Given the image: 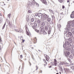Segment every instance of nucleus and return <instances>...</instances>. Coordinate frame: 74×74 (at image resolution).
<instances>
[{"label":"nucleus","instance_id":"obj_58","mask_svg":"<svg viewBox=\"0 0 74 74\" xmlns=\"http://www.w3.org/2000/svg\"><path fill=\"white\" fill-rule=\"evenodd\" d=\"M60 74H61V72H59Z\"/></svg>","mask_w":74,"mask_h":74},{"label":"nucleus","instance_id":"obj_55","mask_svg":"<svg viewBox=\"0 0 74 74\" xmlns=\"http://www.w3.org/2000/svg\"><path fill=\"white\" fill-rule=\"evenodd\" d=\"M35 39L36 40V41H37V38H36V37L35 38Z\"/></svg>","mask_w":74,"mask_h":74},{"label":"nucleus","instance_id":"obj_61","mask_svg":"<svg viewBox=\"0 0 74 74\" xmlns=\"http://www.w3.org/2000/svg\"><path fill=\"white\" fill-rule=\"evenodd\" d=\"M56 74H59V73H56Z\"/></svg>","mask_w":74,"mask_h":74},{"label":"nucleus","instance_id":"obj_41","mask_svg":"<svg viewBox=\"0 0 74 74\" xmlns=\"http://www.w3.org/2000/svg\"><path fill=\"white\" fill-rule=\"evenodd\" d=\"M35 31L37 33H38V32H39V30H37V29H35Z\"/></svg>","mask_w":74,"mask_h":74},{"label":"nucleus","instance_id":"obj_7","mask_svg":"<svg viewBox=\"0 0 74 74\" xmlns=\"http://www.w3.org/2000/svg\"><path fill=\"white\" fill-rule=\"evenodd\" d=\"M37 23H34L33 26H32L33 28L34 29H36V28L37 27Z\"/></svg>","mask_w":74,"mask_h":74},{"label":"nucleus","instance_id":"obj_19","mask_svg":"<svg viewBox=\"0 0 74 74\" xmlns=\"http://www.w3.org/2000/svg\"><path fill=\"white\" fill-rule=\"evenodd\" d=\"M71 18H74V14L72 13V14L71 15Z\"/></svg>","mask_w":74,"mask_h":74},{"label":"nucleus","instance_id":"obj_56","mask_svg":"<svg viewBox=\"0 0 74 74\" xmlns=\"http://www.w3.org/2000/svg\"><path fill=\"white\" fill-rule=\"evenodd\" d=\"M0 16H1V14L0 13Z\"/></svg>","mask_w":74,"mask_h":74},{"label":"nucleus","instance_id":"obj_1","mask_svg":"<svg viewBox=\"0 0 74 74\" xmlns=\"http://www.w3.org/2000/svg\"><path fill=\"white\" fill-rule=\"evenodd\" d=\"M28 5H30L32 8H35L36 6L38 7L39 4L36 2L34 0H30L28 3Z\"/></svg>","mask_w":74,"mask_h":74},{"label":"nucleus","instance_id":"obj_40","mask_svg":"<svg viewBox=\"0 0 74 74\" xmlns=\"http://www.w3.org/2000/svg\"><path fill=\"white\" fill-rule=\"evenodd\" d=\"M60 2V3H62L63 2V0H58Z\"/></svg>","mask_w":74,"mask_h":74},{"label":"nucleus","instance_id":"obj_28","mask_svg":"<svg viewBox=\"0 0 74 74\" xmlns=\"http://www.w3.org/2000/svg\"><path fill=\"white\" fill-rule=\"evenodd\" d=\"M42 3H44V4H45L46 5H47V2H46V1H43L42 2Z\"/></svg>","mask_w":74,"mask_h":74},{"label":"nucleus","instance_id":"obj_3","mask_svg":"<svg viewBox=\"0 0 74 74\" xmlns=\"http://www.w3.org/2000/svg\"><path fill=\"white\" fill-rule=\"evenodd\" d=\"M65 44H64L63 45V47L64 48H65L66 47V45L68 46L69 47H71V43L67 41H66L65 42Z\"/></svg>","mask_w":74,"mask_h":74},{"label":"nucleus","instance_id":"obj_2","mask_svg":"<svg viewBox=\"0 0 74 74\" xmlns=\"http://www.w3.org/2000/svg\"><path fill=\"white\" fill-rule=\"evenodd\" d=\"M68 61L70 63H71V65H72V66H71V69L70 70L68 68H64V70L65 71H69L70 72H73V71L74 70V65L73 64V63H72V62H71V60L70 59L68 58Z\"/></svg>","mask_w":74,"mask_h":74},{"label":"nucleus","instance_id":"obj_59","mask_svg":"<svg viewBox=\"0 0 74 74\" xmlns=\"http://www.w3.org/2000/svg\"><path fill=\"white\" fill-rule=\"evenodd\" d=\"M40 73H42V71H41L40 72Z\"/></svg>","mask_w":74,"mask_h":74},{"label":"nucleus","instance_id":"obj_20","mask_svg":"<svg viewBox=\"0 0 74 74\" xmlns=\"http://www.w3.org/2000/svg\"><path fill=\"white\" fill-rule=\"evenodd\" d=\"M51 18H48L47 19V22H50V21H51Z\"/></svg>","mask_w":74,"mask_h":74},{"label":"nucleus","instance_id":"obj_54","mask_svg":"<svg viewBox=\"0 0 74 74\" xmlns=\"http://www.w3.org/2000/svg\"><path fill=\"white\" fill-rule=\"evenodd\" d=\"M0 41H1V38H0Z\"/></svg>","mask_w":74,"mask_h":74},{"label":"nucleus","instance_id":"obj_62","mask_svg":"<svg viewBox=\"0 0 74 74\" xmlns=\"http://www.w3.org/2000/svg\"><path fill=\"white\" fill-rule=\"evenodd\" d=\"M73 56L74 57V53L73 54Z\"/></svg>","mask_w":74,"mask_h":74},{"label":"nucleus","instance_id":"obj_51","mask_svg":"<svg viewBox=\"0 0 74 74\" xmlns=\"http://www.w3.org/2000/svg\"><path fill=\"white\" fill-rule=\"evenodd\" d=\"M72 14H74V11H73V12H72Z\"/></svg>","mask_w":74,"mask_h":74},{"label":"nucleus","instance_id":"obj_33","mask_svg":"<svg viewBox=\"0 0 74 74\" xmlns=\"http://www.w3.org/2000/svg\"><path fill=\"white\" fill-rule=\"evenodd\" d=\"M8 17L9 18H10V17H11V14H10L8 15Z\"/></svg>","mask_w":74,"mask_h":74},{"label":"nucleus","instance_id":"obj_42","mask_svg":"<svg viewBox=\"0 0 74 74\" xmlns=\"http://www.w3.org/2000/svg\"><path fill=\"white\" fill-rule=\"evenodd\" d=\"M66 37H69V35L68 34H66Z\"/></svg>","mask_w":74,"mask_h":74},{"label":"nucleus","instance_id":"obj_31","mask_svg":"<svg viewBox=\"0 0 74 74\" xmlns=\"http://www.w3.org/2000/svg\"><path fill=\"white\" fill-rule=\"evenodd\" d=\"M61 25L60 24H58V28H60L61 27Z\"/></svg>","mask_w":74,"mask_h":74},{"label":"nucleus","instance_id":"obj_26","mask_svg":"<svg viewBox=\"0 0 74 74\" xmlns=\"http://www.w3.org/2000/svg\"><path fill=\"white\" fill-rule=\"evenodd\" d=\"M26 21H29V17H27L26 18Z\"/></svg>","mask_w":74,"mask_h":74},{"label":"nucleus","instance_id":"obj_9","mask_svg":"<svg viewBox=\"0 0 74 74\" xmlns=\"http://www.w3.org/2000/svg\"><path fill=\"white\" fill-rule=\"evenodd\" d=\"M70 54V53L69 51H66L65 53V55L66 56V57H69V55Z\"/></svg>","mask_w":74,"mask_h":74},{"label":"nucleus","instance_id":"obj_64","mask_svg":"<svg viewBox=\"0 0 74 74\" xmlns=\"http://www.w3.org/2000/svg\"><path fill=\"white\" fill-rule=\"evenodd\" d=\"M1 21V20H0V23H1V21Z\"/></svg>","mask_w":74,"mask_h":74},{"label":"nucleus","instance_id":"obj_18","mask_svg":"<svg viewBox=\"0 0 74 74\" xmlns=\"http://www.w3.org/2000/svg\"><path fill=\"white\" fill-rule=\"evenodd\" d=\"M41 25L42 26H44L45 25V22H42L41 23Z\"/></svg>","mask_w":74,"mask_h":74},{"label":"nucleus","instance_id":"obj_21","mask_svg":"<svg viewBox=\"0 0 74 74\" xmlns=\"http://www.w3.org/2000/svg\"><path fill=\"white\" fill-rule=\"evenodd\" d=\"M68 41L70 43H71V42H72V40L71 38L69 39Z\"/></svg>","mask_w":74,"mask_h":74},{"label":"nucleus","instance_id":"obj_37","mask_svg":"<svg viewBox=\"0 0 74 74\" xmlns=\"http://www.w3.org/2000/svg\"><path fill=\"white\" fill-rule=\"evenodd\" d=\"M21 32H22V29H19V30H18V32L21 33Z\"/></svg>","mask_w":74,"mask_h":74},{"label":"nucleus","instance_id":"obj_10","mask_svg":"<svg viewBox=\"0 0 74 74\" xmlns=\"http://www.w3.org/2000/svg\"><path fill=\"white\" fill-rule=\"evenodd\" d=\"M40 29L42 32L44 31V26H41L40 27Z\"/></svg>","mask_w":74,"mask_h":74},{"label":"nucleus","instance_id":"obj_22","mask_svg":"<svg viewBox=\"0 0 74 74\" xmlns=\"http://www.w3.org/2000/svg\"><path fill=\"white\" fill-rule=\"evenodd\" d=\"M69 58L71 59H73V56L72 55H71L69 56Z\"/></svg>","mask_w":74,"mask_h":74},{"label":"nucleus","instance_id":"obj_48","mask_svg":"<svg viewBox=\"0 0 74 74\" xmlns=\"http://www.w3.org/2000/svg\"><path fill=\"white\" fill-rule=\"evenodd\" d=\"M46 0H42L41 1L42 2V1H46Z\"/></svg>","mask_w":74,"mask_h":74},{"label":"nucleus","instance_id":"obj_34","mask_svg":"<svg viewBox=\"0 0 74 74\" xmlns=\"http://www.w3.org/2000/svg\"><path fill=\"white\" fill-rule=\"evenodd\" d=\"M49 22L50 24H51V25H52V24H53V21H50Z\"/></svg>","mask_w":74,"mask_h":74},{"label":"nucleus","instance_id":"obj_32","mask_svg":"<svg viewBox=\"0 0 74 74\" xmlns=\"http://www.w3.org/2000/svg\"><path fill=\"white\" fill-rule=\"evenodd\" d=\"M14 30H15V31L16 32H19V30L18 29H14Z\"/></svg>","mask_w":74,"mask_h":74},{"label":"nucleus","instance_id":"obj_44","mask_svg":"<svg viewBox=\"0 0 74 74\" xmlns=\"http://www.w3.org/2000/svg\"><path fill=\"white\" fill-rule=\"evenodd\" d=\"M27 34L28 36H29V33H28V32H27Z\"/></svg>","mask_w":74,"mask_h":74},{"label":"nucleus","instance_id":"obj_11","mask_svg":"<svg viewBox=\"0 0 74 74\" xmlns=\"http://www.w3.org/2000/svg\"><path fill=\"white\" fill-rule=\"evenodd\" d=\"M70 46H68L67 47H66V50H67V51H71V48L70 47Z\"/></svg>","mask_w":74,"mask_h":74},{"label":"nucleus","instance_id":"obj_29","mask_svg":"<svg viewBox=\"0 0 74 74\" xmlns=\"http://www.w3.org/2000/svg\"><path fill=\"white\" fill-rule=\"evenodd\" d=\"M34 19L33 18H32L31 19V22H34Z\"/></svg>","mask_w":74,"mask_h":74},{"label":"nucleus","instance_id":"obj_47","mask_svg":"<svg viewBox=\"0 0 74 74\" xmlns=\"http://www.w3.org/2000/svg\"><path fill=\"white\" fill-rule=\"evenodd\" d=\"M67 0V3H69L70 2V0Z\"/></svg>","mask_w":74,"mask_h":74},{"label":"nucleus","instance_id":"obj_46","mask_svg":"<svg viewBox=\"0 0 74 74\" xmlns=\"http://www.w3.org/2000/svg\"><path fill=\"white\" fill-rule=\"evenodd\" d=\"M64 8H65L64 6V5L62 6L63 9H64Z\"/></svg>","mask_w":74,"mask_h":74},{"label":"nucleus","instance_id":"obj_39","mask_svg":"<svg viewBox=\"0 0 74 74\" xmlns=\"http://www.w3.org/2000/svg\"><path fill=\"white\" fill-rule=\"evenodd\" d=\"M35 15L36 16H38V13H36L35 14Z\"/></svg>","mask_w":74,"mask_h":74},{"label":"nucleus","instance_id":"obj_27","mask_svg":"<svg viewBox=\"0 0 74 74\" xmlns=\"http://www.w3.org/2000/svg\"><path fill=\"white\" fill-rule=\"evenodd\" d=\"M42 3H44V4H45L46 5H47V2H46V1H43L42 2Z\"/></svg>","mask_w":74,"mask_h":74},{"label":"nucleus","instance_id":"obj_36","mask_svg":"<svg viewBox=\"0 0 74 74\" xmlns=\"http://www.w3.org/2000/svg\"><path fill=\"white\" fill-rule=\"evenodd\" d=\"M52 19H55V16H54V15H52Z\"/></svg>","mask_w":74,"mask_h":74},{"label":"nucleus","instance_id":"obj_13","mask_svg":"<svg viewBox=\"0 0 74 74\" xmlns=\"http://www.w3.org/2000/svg\"><path fill=\"white\" fill-rule=\"evenodd\" d=\"M46 59L47 61H49V57L47 55H46Z\"/></svg>","mask_w":74,"mask_h":74},{"label":"nucleus","instance_id":"obj_35","mask_svg":"<svg viewBox=\"0 0 74 74\" xmlns=\"http://www.w3.org/2000/svg\"><path fill=\"white\" fill-rule=\"evenodd\" d=\"M43 34L44 35L47 34V33L45 32H43Z\"/></svg>","mask_w":74,"mask_h":74},{"label":"nucleus","instance_id":"obj_12","mask_svg":"<svg viewBox=\"0 0 74 74\" xmlns=\"http://www.w3.org/2000/svg\"><path fill=\"white\" fill-rule=\"evenodd\" d=\"M64 64L65 65V66H70V65H71V64H70V63L69 64L67 63V62H64Z\"/></svg>","mask_w":74,"mask_h":74},{"label":"nucleus","instance_id":"obj_4","mask_svg":"<svg viewBox=\"0 0 74 74\" xmlns=\"http://www.w3.org/2000/svg\"><path fill=\"white\" fill-rule=\"evenodd\" d=\"M49 17V15L46 14L45 13H44L43 14V18L42 19V21H45L46 19L48 18Z\"/></svg>","mask_w":74,"mask_h":74},{"label":"nucleus","instance_id":"obj_60","mask_svg":"<svg viewBox=\"0 0 74 74\" xmlns=\"http://www.w3.org/2000/svg\"><path fill=\"white\" fill-rule=\"evenodd\" d=\"M73 39H74V36H73Z\"/></svg>","mask_w":74,"mask_h":74},{"label":"nucleus","instance_id":"obj_17","mask_svg":"<svg viewBox=\"0 0 74 74\" xmlns=\"http://www.w3.org/2000/svg\"><path fill=\"white\" fill-rule=\"evenodd\" d=\"M63 64H64V62H60V65H63Z\"/></svg>","mask_w":74,"mask_h":74},{"label":"nucleus","instance_id":"obj_57","mask_svg":"<svg viewBox=\"0 0 74 74\" xmlns=\"http://www.w3.org/2000/svg\"><path fill=\"white\" fill-rule=\"evenodd\" d=\"M14 43L15 44V45H16V43H15V42H14Z\"/></svg>","mask_w":74,"mask_h":74},{"label":"nucleus","instance_id":"obj_30","mask_svg":"<svg viewBox=\"0 0 74 74\" xmlns=\"http://www.w3.org/2000/svg\"><path fill=\"white\" fill-rule=\"evenodd\" d=\"M45 30H46V31H47L48 30V27L47 26H45Z\"/></svg>","mask_w":74,"mask_h":74},{"label":"nucleus","instance_id":"obj_16","mask_svg":"<svg viewBox=\"0 0 74 74\" xmlns=\"http://www.w3.org/2000/svg\"><path fill=\"white\" fill-rule=\"evenodd\" d=\"M70 26H71V24H70V23H69V22H68V23L67 25V27H70Z\"/></svg>","mask_w":74,"mask_h":74},{"label":"nucleus","instance_id":"obj_52","mask_svg":"<svg viewBox=\"0 0 74 74\" xmlns=\"http://www.w3.org/2000/svg\"><path fill=\"white\" fill-rule=\"evenodd\" d=\"M49 30H50V29H51V27H49Z\"/></svg>","mask_w":74,"mask_h":74},{"label":"nucleus","instance_id":"obj_6","mask_svg":"<svg viewBox=\"0 0 74 74\" xmlns=\"http://www.w3.org/2000/svg\"><path fill=\"white\" fill-rule=\"evenodd\" d=\"M43 15H42V14L41 13H39L38 14V16L39 17V18H41V19L42 20V16Z\"/></svg>","mask_w":74,"mask_h":74},{"label":"nucleus","instance_id":"obj_25","mask_svg":"<svg viewBox=\"0 0 74 74\" xmlns=\"http://www.w3.org/2000/svg\"><path fill=\"white\" fill-rule=\"evenodd\" d=\"M37 22L38 23H40L41 22V21H40V20L39 19H38L37 21Z\"/></svg>","mask_w":74,"mask_h":74},{"label":"nucleus","instance_id":"obj_8","mask_svg":"<svg viewBox=\"0 0 74 74\" xmlns=\"http://www.w3.org/2000/svg\"><path fill=\"white\" fill-rule=\"evenodd\" d=\"M68 34L69 35V36H70L71 38H73V34L71 32H68Z\"/></svg>","mask_w":74,"mask_h":74},{"label":"nucleus","instance_id":"obj_45","mask_svg":"<svg viewBox=\"0 0 74 74\" xmlns=\"http://www.w3.org/2000/svg\"><path fill=\"white\" fill-rule=\"evenodd\" d=\"M36 70H37L38 69V67H37V66H36Z\"/></svg>","mask_w":74,"mask_h":74},{"label":"nucleus","instance_id":"obj_38","mask_svg":"<svg viewBox=\"0 0 74 74\" xmlns=\"http://www.w3.org/2000/svg\"><path fill=\"white\" fill-rule=\"evenodd\" d=\"M32 11L30 10H29L28 11V13H31Z\"/></svg>","mask_w":74,"mask_h":74},{"label":"nucleus","instance_id":"obj_53","mask_svg":"<svg viewBox=\"0 0 74 74\" xmlns=\"http://www.w3.org/2000/svg\"><path fill=\"white\" fill-rule=\"evenodd\" d=\"M25 41V40H23V42Z\"/></svg>","mask_w":74,"mask_h":74},{"label":"nucleus","instance_id":"obj_5","mask_svg":"<svg viewBox=\"0 0 74 74\" xmlns=\"http://www.w3.org/2000/svg\"><path fill=\"white\" fill-rule=\"evenodd\" d=\"M51 65H52L53 66H56V64H57V61L56 60V59H54V62H52L51 63Z\"/></svg>","mask_w":74,"mask_h":74},{"label":"nucleus","instance_id":"obj_15","mask_svg":"<svg viewBox=\"0 0 74 74\" xmlns=\"http://www.w3.org/2000/svg\"><path fill=\"white\" fill-rule=\"evenodd\" d=\"M50 12L51 13H52V14H55V12H54V11L52 10H49Z\"/></svg>","mask_w":74,"mask_h":74},{"label":"nucleus","instance_id":"obj_23","mask_svg":"<svg viewBox=\"0 0 74 74\" xmlns=\"http://www.w3.org/2000/svg\"><path fill=\"white\" fill-rule=\"evenodd\" d=\"M6 24V23H5L4 24V25L2 27V30H3L4 29V28L5 27V25Z\"/></svg>","mask_w":74,"mask_h":74},{"label":"nucleus","instance_id":"obj_43","mask_svg":"<svg viewBox=\"0 0 74 74\" xmlns=\"http://www.w3.org/2000/svg\"><path fill=\"white\" fill-rule=\"evenodd\" d=\"M23 58V57L22 56V55H21L20 56V58H21V59H22V58Z\"/></svg>","mask_w":74,"mask_h":74},{"label":"nucleus","instance_id":"obj_49","mask_svg":"<svg viewBox=\"0 0 74 74\" xmlns=\"http://www.w3.org/2000/svg\"><path fill=\"white\" fill-rule=\"evenodd\" d=\"M29 65H30V66H31V65H32V64L30 63V62H29Z\"/></svg>","mask_w":74,"mask_h":74},{"label":"nucleus","instance_id":"obj_24","mask_svg":"<svg viewBox=\"0 0 74 74\" xmlns=\"http://www.w3.org/2000/svg\"><path fill=\"white\" fill-rule=\"evenodd\" d=\"M71 52H73L74 51V49H73V48H71Z\"/></svg>","mask_w":74,"mask_h":74},{"label":"nucleus","instance_id":"obj_50","mask_svg":"<svg viewBox=\"0 0 74 74\" xmlns=\"http://www.w3.org/2000/svg\"><path fill=\"white\" fill-rule=\"evenodd\" d=\"M48 33L49 34H50V32H49H49H48Z\"/></svg>","mask_w":74,"mask_h":74},{"label":"nucleus","instance_id":"obj_63","mask_svg":"<svg viewBox=\"0 0 74 74\" xmlns=\"http://www.w3.org/2000/svg\"><path fill=\"white\" fill-rule=\"evenodd\" d=\"M9 25H10V23H9Z\"/></svg>","mask_w":74,"mask_h":74},{"label":"nucleus","instance_id":"obj_14","mask_svg":"<svg viewBox=\"0 0 74 74\" xmlns=\"http://www.w3.org/2000/svg\"><path fill=\"white\" fill-rule=\"evenodd\" d=\"M34 25V23H33L32 22H30L28 23L29 25H31V26H33Z\"/></svg>","mask_w":74,"mask_h":74}]
</instances>
